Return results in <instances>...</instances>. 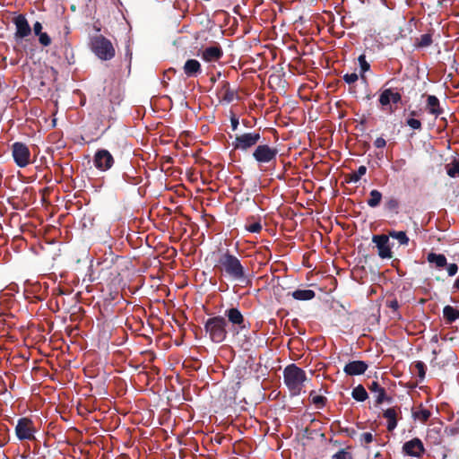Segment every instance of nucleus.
Instances as JSON below:
<instances>
[{
    "mask_svg": "<svg viewBox=\"0 0 459 459\" xmlns=\"http://www.w3.org/2000/svg\"><path fill=\"white\" fill-rule=\"evenodd\" d=\"M443 316L447 323H453L459 319V310L452 306H446L443 309Z\"/></svg>",
    "mask_w": 459,
    "mask_h": 459,
    "instance_id": "5701e85b",
    "label": "nucleus"
},
{
    "mask_svg": "<svg viewBox=\"0 0 459 459\" xmlns=\"http://www.w3.org/2000/svg\"><path fill=\"white\" fill-rule=\"evenodd\" d=\"M260 138L261 135L259 133H245L236 136L233 142V147L236 150L247 151L255 146L259 142Z\"/></svg>",
    "mask_w": 459,
    "mask_h": 459,
    "instance_id": "6e6552de",
    "label": "nucleus"
},
{
    "mask_svg": "<svg viewBox=\"0 0 459 459\" xmlns=\"http://www.w3.org/2000/svg\"><path fill=\"white\" fill-rule=\"evenodd\" d=\"M432 43V37L430 34H422L418 39L416 46L419 48H426L430 46Z\"/></svg>",
    "mask_w": 459,
    "mask_h": 459,
    "instance_id": "c756f323",
    "label": "nucleus"
},
{
    "mask_svg": "<svg viewBox=\"0 0 459 459\" xmlns=\"http://www.w3.org/2000/svg\"><path fill=\"white\" fill-rule=\"evenodd\" d=\"M91 50L103 61H108L115 56L116 50L112 42L102 35H97L91 39Z\"/></svg>",
    "mask_w": 459,
    "mask_h": 459,
    "instance_id": "7ed1b4c3",
    "label": "nucleus"
},
{
    "mask_svg": "<svg viewBox=\"0 0 459 459\" xmlns=\"http://www.w3.org/2000/svg\"><path fill=\"white\" fill-rule=\"evenodd\" d=\"M284 383L291 395H299L307 381L306 372L295 364H290L283 371Z\"/></svg>",
    "mask_w": 459,
    "mask_h": 459,
    "instance_id": "f03ea898",
    "label": "nucleus"
},
{
    "mask_svg": "<svg viewBox=\"0 0 459 459\" xmlns=\"http://www.w3.org/2000/svg\"><path fill=\"white\" fill-rule=\"evenodd\" d=\"M200 56L205 62H216L223 56V51L219 45H213L204 48Z\"/></svg>",
    "mask_w": 459,
    "mask_h": 459,
    "instance_id": "ddd939ff",
    "label": "nucleus"
},
{
    "mask_svg": "<svg viewBox=\"0 0 459 459\" xmlns=\"http://www.w3.org/2000/svg\"><path fill=\"white\" fill-rule=\"evenodd\" d=\"M367 168L366 166H359V169L351 173L349 176V181L352 183H357L360 180V178L366 174Z\"/></svg>",
    "mask_w": 459,
    "mask_h": 459,
    "instance_id": "c85d7f7f",
    "label": "nucleus"
},
{
    "mask_svg": "<svg viewBox=\"0 0 459 459\" xmlns=\"http://www.w3.org/2000/svg\"><path fill=\"white\" fill-rule=\"evenodd\" d=\"M226 325L227 322L224 317L214 316L207 320L205 331L212 342L220 343L223 342L227 336Z\"/></svg>",
    "mask_w": 459,
    "mask_h": 459,
    "instance_id": "20e7f679",
    "label": "nucleus"
},
{
    "mask_svg": "<svg viewBox=\"0 0 459 459\" xmlns=\"http://www.w3.org/2000/svg\"><path fill=\"white\" fill-rule=\"evenodd\" d=\"M427 260L429 263L435 264L437 267H444L446 265V258L442 254L429 253Z\"/></svg>",
    "mask_w": 459,
    "mask_h": 459,
    "instance_id": "393cba45",
    "label": "nucleus"
},
{
    "mask_svg": "<svg viewBox=\"0 0 459 459\" xmlns=\"http://www.w3.org/2000/svg\"><path fill=\"white\" fill-rule=\"evenodd\" d=\"M231 123H232V127H233V129H236V128H237V126H238V119H235V118H234V119H232Z\"/></svg>",
    "mask_w": 459,
    "mask_h": 459,
    "instance_id": "c03bdc74",
    "label": "nucleus"
},
{
    "mask_svg": "<svg viewBox=\"0 0 459 459\" xmlns=\"http://www.w3.org/2000/svg\"><path fill=\"white\" fill-rule=\"evenodd\" d=\"M359 440L361 446H367L368 444L373 442L374 437L370 432H364L359 435Z\"/></svg>",
    "mask_w": 459,
    "mask_h": 459,
    "instance_id": "2f4dec72",
    "label": "nucleus"
},
{
    "mask_svg": "<svg viewBox=\"0 0 459 459\" xmlns=\"http://www.w3.org/2000/svg\"><path fill=\"white\" fill-rule=\"evenodd\" d=\"M403 450L407 455L414 457L421 456L425 451L423 443L418 437L405 442L403 446Z\"/></svg>",
    "mask_w": 459,
    "mask_h": 459,
    "instance_id": "f8f14e48",
    "label": "nucleus"
},
{
    "mask_svg": "<svg viewBox=\"0 0 459 459\" xmlns=\"http://www.w3.org/2000/svg\"><path fill=\"white\" fill-rule=\"evenodd\" d=\"M427 109L430 114L434 115L435 117H438L443 112L442 108H440L438 99L434 95L428 96Z\"/></svg>",
    "mask_w": 459,
    "mask_h": 459,
    "instance_id": "412c9836",
    "label": "nucleus"
},
{
    "mask_svg": "<svg viewBox=\"0 0 459 459\" xmlns=\"http://www.w3.org/2000/svg\"><path fill=\"white\" fill-rule=\"evenodd\" d=\"M36 432L37 428L30 419L24 417L18 420L15 427V434L19 440L32 441L35 439Z\"/></svg>",
    "mask_w": 459,
    "mask_h": 459,
    "instance_id": "423d86ee",
    "label": "nucleus"
},
{
    "mask_svg": "<svg viewBox=\"0 0 459 459\" xmlns=\"http://www.w3.org/2000/svg\"><path fill=\"white\" fill-rule=\"evenodd\" d=\"M215 268L220 271L221 274L232 280L242 281L245 279V270L240 260L229 251L219 254Z\"/></svg>",
    "mask_w": 459,
    "mask_h": 459,
    "instance_id": "f257e3e1",
    "label": "nucleus"
},
{
    "mask_svg": "<svg viewBox=\"0 0 459 459\" xmlns=\"http://www.w3.org/2000/svg\"><path fill=\"white\" fill-rule=\"evenodd\" d=\"M447 174L451 178L459 177V162L455 161L447 166Z\"/></svg>",
    "mask_w": 459,
    "mask_h": 459,
    "instance_id": "473e14b6",
    "label": "nucleus"
},
{
    "mask_svg": "<svg viewBox=\"0 0 459 459\" xmlns=\"http://www.w3.org/2000/svg\"><path fill=\"white\" fill-rule=\"evenodd\" d=\"M311 402L316 408H323L325 403V398L322 395H317L315 392H311L310 394Z\"/></svg>",
    "mask_w": 459,
    "mask_h": 459,
    "instance_id": "7c9ffc66",
    "label": "nucleus"
},
{
    "mask_svg": "<svg viewBox=\"0 0 459 459\" xmlns=\"http://www.w3.org/2000/svg\"><path fill=\"white\" fill-rule=\"evenodd\" d=\"M369 390L371 393L374 394V397L376 400V403L377 404L382 403L385 397V391L383 387H381L378 383L373 382L370 386Z\"/></svg>",
    "mask_w": 459,
    "mask_h": 459,
    "instance_id": "4be33fe9",
    "label": "nucleus"
},
{
    "mask_svg": "<svg viewBox=\"0 0 459 459\" xmlns=\"http://www.w3.org/2000/svg\"><path fill=\"white\" fill-rule=\"evenodd\" d=\"M402 100V96L399 92L394 91L392 89H385L382 91L379 96V103L382 107H386L390 103H398Z\"/></svg>",
    "mask_w": 459,
    "mask_h": 459,
    "instance_id": "4468645a",
    "label": "nucleus"
},
{
    "mask_svg": "<svg viewBox=\"0 0 459 459\" xmlns=\"http://www.w3.org/2000/svg\"><path fill=\"white\" fill-rule=\"evenodd\" d=\"M225 315L227 316L229 321L233 324L240 326V328H244L243 323H244V316L241 314V312L236 308L231 307L228 310H226Z\"/></svg>",
    "mask_w": 459,
    "mask_h": 459,
    "instance_id": "6ab92c4d",
    "label": "nucleus"
},
{
    "mask_svg": "<svg viewBox=\"0 0 459 459\" xmlns=\"http://www.w3.org/2000/svg\"><path fill=\"white\" fill-rule=\"evenodd\" d=\"M332 459H352V457L349 452L342 449L334 454Z\"/></svg>",
    "mask_w": 459,
    "mask_h": 459,
    "instance_id": "4c0bfd02",
    "label": "nucleus"
},
{
    "mask_svg": "<svg viewBox=\"0 0 459 459\" xmlns=\"http://www.w3.org/2000/svg\"><path fill=\"white\" fill-rule=\"evenodd\" d=\"M352 397L358 402H364L368 398V393L362 385H358L352 390Z\"/></svg>",
    "mask_w": 459,
    "mask_h": 459,
    "instance_id": "bb28decb",
    "label": "nucleus"
},
{
    "mask_svg": "<svg viewBox=\"0 0 459 459\" xmlns=\"http://www.w3.org/2000/svg\"><path fill=\"white\" fill-rule=\"evenodd\" d=\"M358 78L359 77H358V74L356 73L346 74L343 75V80L348 84L354 83L355 82L358 81Z\"/></svg>",
    "mask_w": 459,
    "mask_h": 459,
    "instance_id": "58836bf2",
    "label": "nucleus"
},
{
    "mask_svg": "<svg viewBox=\"0 0 459 459\" xmlns=\"http://www.w3.org/2000/svg\"><path fill=\"white\" fill-rule=\"evenodd\" d=\"M359 63L362 74H364V73H366L367 71L369 70L370 65L367 62L366 57H365L364 55H361V56H359Z\"/></svg>",
    "mask_w": 459,
    "mask_h": 459,
    "instance_id": "e433bc0d",
    "label": "nucleus"
},
{
    "mask_svg": "<svg viewBox=\"0 0 459 459\" xmlns=\"http://www.w3.org/2000/svg\"><path fill=\"white\" fill-rule=\"evenodd\" d=\"M414 368L417 371V374L420 379H423L426 375V366L422 361H416L414 363Z\"/></svg>",
    "mask_w": 459,
    "mask_h": 459,
    "instance_id": "72a5a7b5",
    "label": "nucleus"
},
{
    "mask_svg": "<svg viewBox=\"0 0 459 459\" xmlns=\"http://www.w3.org/2000/svg\"><path fill=\"white\" fill-rule=\"evenodd\" d=\"M93 161L98 169L106 171L113 166L114 158L108 151L103 149L96 152Z\"/></svg>",
    "mask_w": 459,
    "mask_h": 459,
    "instance_id": "1a4fd4ad",
    "label": "nucleus"
},
{
    "mask_svg": "<svg viewBox=\"0 0 459 459\" xmlns=\"http://www.w3.org/2000/svg\"><path fill=\"white\" fill-rule=\"evenodd\" d=\"M457 271L458 266L456 264H449L447 265V273L449 276H454L455 274H456Z\"/></svg>",
    "mask_w": 459,
    "mask_h": 459,
    "instance_id": "a19ab883",
    "label": "nucleus"
},
{
    "mask_svg": "<svg viewBox=\"0 0 459 459\" xmlns=\"http://www.w3.org/2000/svg\"><path fill=\"white\" fill-rule=\"evenodd\" d=\"M407 125L412 129H420L421 122L416 118H409L407 119Z\"/></svg>",
    "mask_w": 459,
    "mask_h": 459,
    "instance_id": "ea45409f",
    "label": "nucleus"
},
{
    "mask_svg": "<svg viewBox=\"0 0 459 459\" xmlns=\"http://www.w3.org/2000/svg\"><path fill=\"white\" fill-rule=\"evenodd\" d=\"M374 145L376 148H384L386 145V141L383 137H377L375 142Z\"/></svg>",
    "mask_w": 459,
    "mask_h": 459,
    "instance_id": "79ce46f5",
    "label": "nucleus"
},
{
    "mask_svg": "<svg viewBox=\"0 0 459 459\" xmlns=\"http://www.w3.org/2000/svg\"><path fill=\"white\" fill-rule=\"evenodd\" d=\"M12 156L19 168H25L30 163V151L23 143L16 142L13 143Z\"/></svg>",
    "mask_w": 459,
    "mask_h": 459,
    "instance_id": "0eeeda50",
    "label": "nucleus"
},
{
    "mask_svg": "<svg viewBox=\"0 0 459 459\" xmlns=\"http://www.w3.org/2000/svg\"><path fill=\"white\" fill-rule=\"evenodd\" d=\"M42 29H43V26L41 24V22H36L34 24H33V31H34V34L36 36H38L39 34L42 33Z\"/></svg>",
    "mask_w": 459,
    "mask_h": 459,
    "instance_id": "37998d69",
    "label": "nucleus"
},
{
    "mask_svg": "<svg viewBox=\"0 0 459 459\" xmlns=\"http://www.w3.org/2000/svg\"><path fill=\"white\" fill-rule=\"evenodd\" d=\"M373 242L376 244L378 255L381 258H391L392 251L389 245V237L386 235H376L372 238Z\"/></svg>",
    "mask_w": 459,
    "mask_h": 459,
    "instance_id": "9b49d317",
    "label": "nucleus"
},
{
    "mask_svg": "<svg viewBox=\"0 0 459 459\" xmlns=\"http://www.w3.org/2000/svg\"><path fill=\"white\" fill-rule=\"evenodd\" d=\"M431 416V411L425 408L422 404L412 409V417L415 420L425 423Z\"/></svg>",
    "mask_w": 459,
    "mask_h": 459,
    "instance_id": "aec40b11",
    "label": "nucleus"
},
{
    "mask_svg": "<svg viewBox=\"0 0 459 459\" xmlns=\"http://www.w3.org/2000/svg\"><path fill=\"white\" fill-rule=\"evenodd\" d=\"M399 410L396 408H388L384 411V418L387 420L386 429L393 431L397 427V416Z\"/></svg>",
    "mask_w": 459,
    "mask_h": 459,
    "instance_id": "f3484780",
    "label": "nucleus"
},
{
    "mask_svg": "<svg viewBox=\"0 0 459 459\" xmlns=\"http://www.w3.org/2000/svg\"><path fill=\"white\" fill-rule=\"evenodd\" d=\"M13 22L15 26L14 38L16 39H24L31 33V28L24 15L19 14L15 16Z\"/></svg>",
    "mask_w": 459,
    "mask_h": 459,
    "instance_id": "9d476101",
    "label": "nucleus"
},
{
    "mask_svg": "<svg viewBox=\"0 0 459 459\" xmlns=\"http://www.w3.org/2000/svg\"><path fill=\"white\" fill-rule=\"evenodd\" d=\"M291 296L297 300H310L315 298V292L312 290H296Z\"/></svg>",
    "mask_w": 459,
    "mask_h": 459,
    "instance_id": "b1692460",
    "label": "nucleus"
},
{
    "mask_svg": "<svg viewBox=\"0 0 459 459\" xmlns=\"http://www.w3.org/2000/svg\"><path fill=\"white\" fill-rule=\"evenodd\" d=\"M404 164H405V160H397V161L395 162V165H396V166H399V167H402V166H403V165H404Z\"/></svg>",
    "mask_w": 459,
    "mask_h": 459,
    "instance_id": "a18cd8bd",
    "label": "nucleus"
},
{
    "mask_svg": "<svg viewBox=\"0 0 459 459\" xmlns=\"http://www.w3.org/2000/svg\"><path fill=\"white\" fill-rule=\"evenodd\" d=\"M278 149L268 144H259L253 152V158L259 165L274 163Z\"/></svg>",
    "mask_w": 459,
    "mask_h": 459,
    "instance_id": "39448f33",
    "label": "nucleus"
},
{
    "mask_svg": "<svg viewBox=\"0 0 459 459\" xmlns=\"http://www.w3.org/2000/svg\"><path fill=\"white\" fill-rule=\"evenodd\" d=\"M218 98L225 103L232 102L236 98V92L230 89L229 82H223L218 90Z\"/></svg>",
    "mask_w": 459,
    "mask_h": 459,
    "instance_id": "dca6fc26",
    "label": "nucleus"
},
{
    "mask_svg": "<svg viewBox=\"0 0 459 459\" xmlns=\"http://www.w3.org/2000/svg\"><path fill=\"white\" fill-rule=\"evenodd\" d=\"M394 306H395V307L397 306V303H396V302H394V304H392V307H394Z\"/></svg>",
    "mask_w": 459,
    "mask_h": 459,
    "instance_id": "09e8293b",
    "label": "nucleus"
},
{
    "mask_svg": "<svg viewBox=\"0 0 459 459\" xmlns=\"http://www.w3.org/2000/svg\"><path fill=\"white\" fill-rule=\"evenodd\" d=\"M368 364L362 360L351 361L345 365L343 371L348 376H358L365 373Z\"/></svg>",
    "mask_w": 459,
    "mask_h": 459,
    "instance_id": "2eb2a0df",
    "label": "nucleus"
},
{
    "mask_svg": "<svg viewBox=\"0 0 459 459\" xmlns=\"http://www.w3.org/2000/svg\"><path fill=\"white\" fill-rule=\"evenodd\" d=\"M389 236L396 239L401 245L407 246L409 244V238L404 231H390Z\"/></svg>",
    "mask_w": 459,
    "mask_h": 459,
    "instance_id": "cd10ccee",
    "label": "nucleus"
},
{
    "mask_svg": "<svg viewBox=\"0 0 459 459\" xmlns=\"http://www.w3.org/2000/svg\"><path fill=\"white\" fill-rule=\"evenodd\" d=\"M454 288L459 290V278L455 280L454 283Z\"/></svg>",
    "mask_w": 459,
    "mask_h": 459,
    "instance_id": "49530a36",
    "label": "nucleus"
},
{
    "mask_svg": "<svg viewBox=\"0 0 459 459\" xmlns=\"http://www.w3.org/2000/svg\"><path fill=\"white\" fill-rule=\"evenodd\" d=\"M382 200V194L377 190H371L369 193V198L367 201L368 206L374 208L379 205Z\"/></svg>",
    "mask_w": 459,
    "mask_h": 459,
    "instance_id": "a878e982",
    "label": "nucleus"
},
{
    "mask_svg": "<svg viewBox=\"0 0 459 459\" xmlns=\"http://www.w3.org/2000/svg\"><path fill=\"white\" fill-rule=\"evenodd\" d=\"M390 204H391V205H394V206L396 204L395 201H391Z\"/></svg>",
    "mask_w": 459,
    "mask_h": 459,
    "instance_id": "de8ad7c7",
    "label": "nucleus"
},
{
    "mask_svg": "<svg viewBox=\"0 0 459 459\" xmlns=\"http://www.w3.org/2000/svg\"><path fill=\"white\" fill-rule=\"evenodd\" d=\"M183 69L187 77H195L201 73V65L195 59H188L185 63Z\"/></svg>",
    "mask_w": 459,
    "mask_h": 459,
    "instance_id": "a211bd4d",
    "label": "nucleus"
},
{
    "mask_svg": "<svg viewBox=\"0 0 459 459\" xmlns=\"http://www.w3.org/2000/svg\"><path fill=\"white\" fill-rule=\"evenodd\" d=\"M246 229L247 230H248L249 232H252V233H258L261 231L262 230V225L260 222L258 221H255V222H253V223H250V224H247L246 226Z\"/></svg>",
    "mask_w": 459,
    "mask_h": 459,
    "instance_id": "c9c22d12",
    "label": "nucleus"
},
{
    "mask_svg": "<svg viewBox=\"0 0 459 459\" xmlns=\"http://www.w3.org/2000/svg\"><path fill=\"white\" fill-rule=\"evenodd\" d=\"M39 42L43 47H48L51 44V38L46 32H42L38 35Z\"/></svg>",
    "mask_w": 459,
    "mask_h": 459,
    "instance_id": "f704fd0d",
    "label": "nucleus"
}]
</instances>
